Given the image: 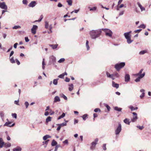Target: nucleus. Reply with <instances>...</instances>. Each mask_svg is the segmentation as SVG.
Returning a JSON list of instances; mask_svg holds the SVG:
<instances>
[{
  "label": "nucleus",
  "instance_id": "44",
  "mask_svg": "<svg viewBox=\"0 0 151 151\" xmlns=\"http://www.w3.org/2000/svg\"><path fill=\"white\" fill-rule=\"evenodd\" d=\"M65 60V59L64 58H62L59 60L58 62L59 63H63Z\"/></svg>",
  "mask_w": 151,
  "mask_h": 151
},
{
  "label": "nucleus",
  "instance_id": "61",
  "mask_svg": "<svg viewBox=\"0 0 151 151\" xmlns=\"http://www.w3.org/2000/svg\"><path fill=\"white\" fill-rule=\"evenodd\" d=\"M62 6H63V5L60 3L59 2L58 3V7H61Z\"/></svg>",
  "mask_w": 151,
  "mask_h": 151
},
{
  "label": "nucleus",
  "instance_id": "54",
  "mask_svg": "<svg viewBox=\"0 0 151 151\" xmlns=\"http://www.w3.org/2000/svg\"><path fill=\"white\" fill-rule=\"evenodd\" d=\"M24 104L25 105L26 108H27L29 105V104L27 101H26L24 103Z\"/></svg>",
  "mask_w": 151,
  "mask_h": 151
},
{
  "label": "nucleus",
  "instance_id": "19",
  "mask_svg": "<svg viewBox=\"0 0 151 151\" xmlns=\"http://www.w3.org/2000/svg\"><path fill=\"white\" fill-rule=\"evenodd\" d=\"M11 144L9 142L7 143H5L4 142V146L6 148H7L8 147H9L11 146Z\"/></svg>",
  "mask_w": 151,
  "mask_h": 151
},
{
  "label": "nucleus",
  "instance_id": "24",
  "mask_svg": "<svg viewBox=\"0 0 151 151\" xmlns=\"http://www.w3.org/2000/svg\"><path fill=\"white\" fill-rule=\"evenodd\" d=\"M59 80L58 78H57L54 79L53 80V83L55 85H56L58 84V81Z\"/></svg>",
  "mask_w": 151,
  "mask_h": 151
},
{
  "label": "nucleus",
  "instance_id": "33",
  "mask_svg": "<svg viewBox=\"0 0 151 151\" xmlns=\"http://www.w3.org/2000/svg\"><path fill=\"white\" fill-rule=\"evenodd\" d=\"M43 15H41L40 16V17L39 19V20H35L34 22H40L42 20V19H43Z\"/></svg>",
  "mask_w": 151,
  "mask_h": 151
},
{
  "label": "nucleus",
  "instance_id": "12",
  "mask_svg": "<svg viewBox=\"0 0 151 151\" xmlns=\"http://www.w3.org/2000/svg\"><path fill=\"white\" fill-rule=\"evenodd\" d=\"M36 4V2L35 1H31L29 4L28 6L29 7H33Z\"/></svg>",
  "mask_w": 151,
  "mask_h": 151
},
{
  "label": "nucleus",
  "instance_id": "13",
  "mask_svg": "<svg viewBox=\"0 0 151 151\" xmlns=\"http://www.w3.org/2000/svg\"><path fill=\"white\" fill-rule=\"evenodd\" d=\"M130 76L129 74H126L125 76V81L126 82H128L129 81Z\"/></svg>",
  "mask_w": 151,
  "mask_h": 151
},
{
  "label": "nucleus",
  "instance_id": "43",
  "mask_svg": "<svg viewBox=\"0 0 151 151\" xmlns=\"http://www.w3.org/2000/svg\"><path fill=\"white\" fill-rule=\"evenodd\" d=\"M104 105L108 111H109L111 109L110 107L108 105L106 104H105Z\"/></svg>",
  "mask_w": 151,
  "mask_h": 151
},
{
  "label": "nucleus",
  "instance_id": "53",
  "mask_svg": "<svg viewBox=\"0 0 151 151\" xmlns=\"http://www.w3.org/2000/svg\"><path fill=\"white\" fill-rule=\"evenodd\" d=\"M94 111L96 112H97L99 111L100 112L101 110H100V109H99V108H97L95 109L94 110Z\"/></svg>",
  "mask_w": 151,
  "mask_h": 151
},
{
  "label": "nucleus",
  "instance_id": "51",
  "mask_svg": "<svg viewBox=\"0 0 151 151\" xmlns=\"http://www.w3.org/2000/svg\"><path fill=\"white\" fill-rule=\"evenodd\" d=\"M12 115L13 117L15 118V119H16L17 118V115L16 113H12Z\"/></svg>",
  "mask_w": 151,
  "mask_h": 151
},
{
  "label": "nucleus",
  "instance_id": "58",
  "mask_svg": "<svg viewBox=\"0 0 151 151\" xmlns=\"http://www.w3.org/2000/svg\"><path fill=\"white\" fill-rule=\"evenodd\" d=\"M142 30V29H137V30H135L134 31V32H135V33H137V32H138V33H139V32L141 31Z\"/></svg>",
  "mask_w": 151,
  "mask_h": 151
},
{
  "label": "nucleus",
  "instance_id": "45",
  "mask_svg": "<svg viewBox=\"0 0 151 151\" xmlns=\"http://www.w3.org/2000/svg\"><path fill=\"white\" fill-rule=\"evenodd\" d=\"M113 74L114 75V76L115 78H118L119 77V75L116 72L114 73V74Z\"/></svg>",
  "mask_w": 151,
  "mask_h": 151
},
{
  "label": "nucleus",
  "instance_id": "29",
  "mask_svg": "<svg viewBox=\"0 0 151 151\" xmlns=\"http://www.w3.org/2000/svg\"><path fill=\"white\" fill-rule=\"evenodd\" d=\"M57 143L54 139L52 140V143L51 145L52 146H55L56 145Z\"/></svg>",
  "mask_w": 151,
  "mask_h": 151
},
{
  "label": "nucleus",
  "instance_id": "38",
  "mask_svg": "<svg viewBox=\"0 0 151 151\" xmlns=\"http://www.w3.org/2000/svg\"><path fill=\"white\" fill-rule=\"evenodd\" d=\"M45 65V59L43 58V59L42 61V68L44 70L45 68V66L44 65Z\"/></svg>",
  "mask_w": 151,
  "mask_h": 151
},
{
  "label": "nucleus",
  "instance_id": "26",
  "mask_svg": "<svg viewBox=\"0 0 151 151\" xmlns=\"http://www.w3.org/2000/svg\"><path fill=\"white\" fill-rule=\"evenodd\" d=\"M52 117L50 116L48 117L46 119V123H48L49 122L51 121L52 120Z\"/></svg>",
  "mask_w": 151,
  "mask_h": 151
},
{
  "label": "nucleus",
  "instance_id": "5",
  "mask_svg": "<svg viewBox=\"0 0 151 151\" xmlns=\"http://www.w3.org/2000/svg\"><path fill=\"white\" fill-rule=\"evenodd\" d=\"M145 75V73L144 72L141 75H140L139 73L135 74V76H138V77L135 80V81L137 82H139L140 79L143 78Z\"/></svg>",
  "mask_w": 151,
  "mask_h": 151
},
{
  "label": "nucleus",
  "instance_id": "46",
  "mask_svg": "<svg viewBox=\"0 0 151 151\" xmlns=\"http://www.w3.org/2000/svg\"><path fill=\"white\" fill-rule=\"evenodd\" d=\"M48 27H49L48 22L47 21H45V28L46 29H47L48 28Z\"/></svg>",
  "mask_w": 151,
  "mask_h": 151
},
{
  "label": "nucleus",
  "instance_id": "63",
  "mask_svg": "<svg viewBox=\"0 0 151 151\" xmlns=\"http://www.w3.org/2000/svg\"><path fill=\"white\" fill-rule=\"evenodd\" d=\"M46 140V141H45L43 142L44 144L45 143V144L47 145L48 144V142L49 141V140L47 139Z\"/></svg>",
  "mask_w": 151,
  "mask_h": 151
},
{
  "label": "nucleus",
  "instance_id": "48",
  "mask_svg": "<svg viewBox=\"0 0 151 151\" xmlns=\"http://www.w3.org/2000/svg\"><path fill=\"white\" fill-rule=\"evenodd\" d=\"M61 146L60 145H56L55 147V149L54 151H57V150L58 149V148L59 147H60Z\"/></svg>",
  "mask_w": 151,
  "mask_h": 151
},
{
  "label": "nucleus",
  "instance_id": "50",
  "mask_svg": "<svg viewBox=\"0 0 151 151\" xmlns=\"http://www.w3.org/2000/svg\"><path fill=\"white\" fill-rule=\"evenodd\" d=\"M22 3L24 5H27L28 3V1L27 0H23Z\"/></svg>",
  "mask_w": 151,
  "mask_h": 151
},
{
  "label": "nucleus",
  "instance_id": "56",
  "mask_svg": "<svg viewBox=\"0 0 151 151\" xmlns=\"http://www.w3.org/2000/svg\"><path fill=\"white\" fill-rule=\"evenodd\" d=\"M52 24H50L49 26V29L50 31V32L51 33H52V31L51 30L52 29Z\"/></svg>",
  "mask_w": 151,
  "mask_h": 151
},
{
  "label": "nucleus",
  "instance_id": "21",
  "mask_svg": "<svg viewBox=\"0 0 151 151\" xmlns=\"http://www.w3.org/2000/svg\"><path fill=\"white\" fill-rule=\"evenodd\" d=\"M51 136L49 135H46L43 137V139L44 140H45L47 139L51 138Z\"/></svg>",
  "mask_w": 151,
  "mask_h": 151
},
{
  "label": "nucleus",
  "instance_id": "17",
  "mask_svg": "<svg viewBox=\"0 0 151 151\" xmlns=\"http://www.w3.org/2000/svg\"><path fill=\"white\" fill-rule=\"evenodd\" d=\"M112 86L114 87L118 88L119 87V84L116 83L114 82L113 81L112 82Z\"/></svg>",
  "mask_w": 151,
  "mask_h": 151
},
{
  "label": "nucleus",
  "instance_id": "22",
  "mask_svg": "<svg viewBox=\"0 0 151 151\" xmlns=\"http://www.w3.org/2000/svg\"><path fill=\"white\" fill-rule=\"evenodd\" d=\"M129 108L131 109V111H133L135 110H137L138 109L137 107H136L134 108L132 106H129Z\"/></svg>",
  "mask_w": 151,
  "mask_h": 151
},
{
  "label": "nucleus",
  "instance_id": "40",
  "mask_svg": "<svg viewBox=\"0 0 151 151\" xmlns=\"http://www.w3.org/2000/svg\"><path fill=\"white\" fill-rule=\"evenodd\" d=\"M67 2L69 5H72V0H68L67 1Z\"/></svg>",
  "mask_w": 151,
  "mask_h": 151
},
{
  "label": "nucleus",
  "instance_id": "64",
  "mask_svg": "<svg viewBox=\"0 0 151 151\" xmlns=\"http://www.w3.org/2000/svg\"><path fill=\"white\" fill-rule=\"evenodd\" d=\"M49 112L47 111H46L45 112L44 115L45 116H47L49 115Z\"/></svg>",
  "mask_w": 151,
  "mask_h": 151
},
{
  "label": "nucleus",
  "instance_id": "30",
  "mask_svg": "<svg viewBox=\"0 0 151 151\" xmlns=\"http://www.w3.org/2000/svg\"><path fill=\"white\" fill-rule=\"evenodd\" d=\"M124 122L127 124H129L130 122L129 121V120L127 119H126L124 120Z\"/></svg>",
  "mask_w": 151,
  "mask_h": 151
},
{
  "label": "nucleus",
  "instance_id": "39",
  "mask_svg": "<svg viewBox=\"0 0 151 151\" xmlns=\"http://www.w3.org/2000/svg\"><path fill=\"white\" fill-rule=\"evenodd\" d=\"M88 8L90 9V10L91 11H95L97 9V8L96 6H94L93 8H90V7H88Z\"/></svg>",
  "mask_w": 151,
  "mask_h": 151
},
{
  "label": "nucleus",
  "instance_id": "8",
  "mask_svg": "<svg viewBox=\"0 0 151 151\" xmlns=\"http://www.w3.org/2000/svg\"><path fill=\"white\" fill-rule=\"evenodd\" d=\"M133 115V118L131 119V121L132 122H134L138 119L137 114L136 112H133L132 113Z\"/></svg>",
  "mask_w": 151,
  "mask_h": 151
},
{
  "label": "nucleus",
  "instance_id": "10",
  "mask_svg": "<svg viewBox=\"0 0 151 151\" xmlns=\"http://www.w3.org/2000/svg\"><path fill=\"white\" fill-rule=\"evenodd\" d=\"M38 28V27L37 25H34L33 26L32 28L31 29V32L33 34H35L36 33V30Z\"/></svg>",
  "mask_w": 151,
  "mask_h": 151
},
{
  "label": "nucleus",
  "instance_id": "52",
  "mask_svg": "<svg viewBox=\"0 0 151 151\" xmlns=\"http://www.w3.org/2000/svg\"><path fill=\"white\" fill-rule=\"evenodd\" d=\"M64 73H62L60 75H59L58 77L60 78H64Z\"/></svg>",
  "mask_w": 151,
  "mask_h": 151
},
{
  "label": "nucleus",
  "instance_id": "20",
  "mask_svg": "<svg viewBox=\"0 0 151 151\" xmlns=\"http://www.w3.org/2000/svg\"><path fill=\"white\" fill-rule=\"evenodd\" d=\"M60 101V99L59 97L58 96H55L54 98V102H59Z\"/></svg>",
  "mask_w": 151,
  "mask_h": 151
},
{
  "label": "nucleus",
  "instance_id": "3",
  "mask_svg": "<svg viewBox=\"0 0 151 151\" xmlns=\"http://www.w3.org/2000/svg\"><path fill=\"white\" fill-rule=\"evenodd\" d=\"M125 65V63L122 62L115 65L114 67L117 71H119L120 69L124 67Z\"/></svg>",
  "mask_w": 151,
  "mask_h": 151
},
{
  "label": "nucleus",
  "instance_id": "1",
  "mask_svg": "<svg viewBox=\"0 0 151 151\" xmlns=\"http://www.w3.org/2000/svg\"><path fill=\"white\" fill-rule=\"evenodd\" d=\"M101 33V29H99L96 30H92L90 32L89 34L92 39H95L100 35Z\"/></svg>",
  "mask_w": 151,
  "mask_h": 151
},
{
  "label": "nucleus",
  "instance_id": "9",
  "mask_svg": "<svg viewBox=\"0 0 151 151\" xmlns=\"http://www.w3.org/2000/svg\"><path fill=\"white\" fill-rule=\"evenodd\" d=\"M0 8L5 10H7L8 8L5 2H0Z\"/></svg>",
  "mask_w": 151,
  "mask_h": 151
},
{
  "label": "nucleus",
  "instance_id": "11",
  "mask_svg": "<svg viewBox=\"0 0 151 151\" xmlns=\"http://www.w3.org/2000/svg\"><path fill=\"white\" fill-rule=\"evenodd\" d=\"M132 32L131 31L128 32H125L124 34V35L126 39L131 37L130 33Z\"/></svg>",
  "mask_w": 151,
  "mask_h": 151
},
{
  "label": "nucleus",
  "instance_id": "34",
  "mask_svg": "<svg viewBox=\"0 0 151 151\" xmlns=\"http://www.w3.org/2000/svg\"><path fill=\"white\" fill-rule=\"evenodd\" d=\"M147 51L146 50H143L140 51L139 52V54L140 55H143L145 53H147Z\"/></svg>",
  "mask_w": 151,
  "mask_h": 151
},
{
  "label": "nucleus",
  "instance_id": "6",
  "mask_svg": "<svg viewBox=\"0 0 151 151\" xmlns=\"http://www.w3.org/2000/svg\"><path fill=\"white\" fill-rule=\"evenodd\" d=\"M98 141V139L96 138L94 141L92 142L91 144V146L90 147L91 150H93L94 149L95 147V146Z\"/></svg>",
  "mask_w": 151,
  "mask_h": 151
},
{
  "label": "nucleus",
  "instance_id": "2",
  "mask_svg": "<svg viewBox=\"0 0 151 151\" xmlns=\"http://www.w3.org/2000/svg\"><path fill=\"white\" fill-rule=\"evenodd\" d=\"M56 62V58L53 55L50 56L49 58V64L50 65L52 64L53 65H55Z\"/></svg>",
  "mask_w": 151,
  "mask_h": 151
},
{
  "label": "nucleus",
  "instance_id": "57",
  "mask_svg": "<svg viewBox=\"0 0 151 151\" xmlns=\"http://www.w3.org/2000/svg\"><path fill=\"white\" fill-rule=\"evenodd\" d=\"M137 127L139 129L142 130V129L143 128H144L143 127V126H137Z\"/></svg>",
  "mask_w": 151,
  "mask_h": 151
},
{
  "label": "nucleus",
  "instance_id": "62",
  "mask_svg": "<svg viewBox=\"0 0 151 151\" xmlns=\"http://www.w3.org/2000/svg\"><path fill=\"white\" fill-rule=\"evenodd\" d=\"M25 41L26 42H28L29 41V40L28 38V37H25Z\"/></svg>",
  "mask_w": 151,
  "mask_h": 151
},
{
  "label": "nucleus",
  "instance_id": "31",
  "mask_svg": "<svg viewBox=\"0 0 151 151\" xmlns=\"http://www.w3.org/2000/svg\"><path fill=\"white\" fill-rule=\"evenodd\" d=\"M131 37H130L126 39L127 40V43L129 44H130L133 41V40L131 39Z\"/></svg>",
  "mask_w": 151,
  "mask_h": 151
},
{
  "label": "nucleus",
  "instance_id": "28",
  "mask_svg": "<svg viewBox=\"0 0 151 151\" xmlns=\"http://www.w3.org/2000/svg\"><path fill=\"white\" fill-rule=\"evenodd\" d=\"M68 122V121H65V122H63L61 124H58V125H60L61 127H63L64 126H66L67 125L66 122Z\"/></svg>",
  "mask_w": 151,
  "mask_h": 151
},
{
  "label": "nucleus",
  "instance_id": "37",
  "mask_svg": "<svg viewBox=\"0 0 151 151\" xmlns=\"http://www.w3.org/2000/svg\"><path fill=\"white\" fill-rule=\"evenodd\" d=\"M4 114L3 111H0V116L2 119H3L4 116Z\"/></svg>",
  "mask_w": 151,
  "mask_h": 151
},
{
  "label": "nucleus",
  "instance_id": "25",
  "mask_svg": "<svg viewBox=\"0 0 151 151\" xmlns=\"http://www.w3.org/2000/svg\"><path fill=\"white\" fill-rule=\"evenodd\" d=\"M11 124V122H6L4 125V126H7L10 127V124Z\"/></svg>",
  "mask_w": 151,
  "mask_h": 151
},
{
  "label": "nucleus",
  "instance_id": "42",
  "mask_svg": "<svg viewBox=\"0 0 151 151\" xmlns=\"http://www.w3.org/2000/svg\"><path fill=\"white\" fill-rule=\"evenodd\" d=\"M21 28V27L20 26H15L13 27V29H18L20 28Z\"/></svg>",
  "mask_w": 151,
  "mask_h": 151
},
{
  "label": "nucleus",
  "instance_id": "18",
  "mask_svg": "<svg viewBox=\"0 0 151 151\" xmlns=\"http://www.w3.org/2000/svg\"><path fill=\"white\" fill-rule=\"evenodd\" d=\"M140 92H142V93L141 94V95H140V97L141 99H142L145 96V90L143 89H141L140 90Z\"/></svg>",
  "mask_w": 151,
  "mask_h": 151
},
{
  "label": "nucleus",
  "instance_id": "55",
  "mask_svg": "<svg viewBox=\"0 0 151 151\" xmlns=\"http://www.w3.org/2000/svg\"><path fill=\"white\" fill-rule=\"evenodd\" d=\"M106 144H104L103 145V150H106Z\"/></svg>",
  "mask_w": 151,
  "mask_h": 151
},
{
  "label": "nucleus",
  "instance_id": "41",
  "mask_svg": "<svg viewBox=\"0 0 151 151\" xmlns=\"http://www.w3.org/2000/svg\"><path fill=\"white\" fill-rule=\"evenodd\" d=\"M10 60L12 63H15V61L14 59V58L13 57H12L10 59Z\"/></svg>",
  "mask_w": 151,
  "mask_h": 151
},
{
  "label": "nucleus",
  "instance_id": "14",
  "mask_svg": "<svg viewBox=\"0 0 151 151\" xmlns=\"http://www.w3.org/2000/svg\"><path fill=\"white\" fill-rule=\"evenodd\" d=\"M106 75L108 77L111 78L113 80L115 79V77L114 76V75L110 74V73L107 72H106Z\"/></svg>",
  "mask_w": 151,
  "mask_h": 151
},
{
  "label": "nucleus",
  "instance_id": "32",
  "mask_svg": "<svg viewBox=\"0 0 151 151\" xmlns=\"http://www.w3.org/2000/svg\"><path fill=\"white\" fill-rule=\"evenodd\" d=\"M21 148L20 147H17L16 148H14L13 149V151H21Z\"/></svg>",
  "mask_w": 151,
  "mask_h": 151
},
{
  "label": "nucleus",
  "instance_id": "60",
  "mask_svg": "<svg viewBox=\"0 0 151 151\" xmlns=\"http://www.w3.org/2000/svg\"><path fill=\"white\" fill-rule=\"evenodd\" d=\"M70 78H69L67 77H66L65 78V81L66 82H69L70 81Z\"/></svg>",
  "mask_w": 151,
  "mask_h": 151
},
{
  "label": "nucleus",
  "instance_id": "49",
  "mask_svg": "<svg viewBox=\"0 0 151 151\" xmlns=\"http://www.w3.org/2000/svg\"><path fill=\"white\" fill-rule=\"evenodd\" d=\"M145 25L143 24H141L138 27L139 28H141L143 29H145Z\"/></svg>",
  "mask_w": 151,
  "mask_h": 151
},
{
  "label": "nucleus",
  "instance_id": "47",
  "mask_svg": "<svg viewBox=\"0 0 151 151\" xmlns=\"http://www.w3.org/2000/svg\"><path fill=\"white\" fill-rule=\"evenodd\" d=\"M88 115L87 114H85L83 115L82 117L83 120H86V118L87 116Z\"/></svg>",
  "mask_w": 151,
  "mask_h": 151
},
{
  "label": "nucleus",
  "instance_id": "16",
  "mask_svg": "<svg viewBox=\"0 0 151 151\" xmlns=\"http://www.w3.org/2000/svg\"><path fill=\"white\" fill-rule=\"evenodd\" d=\"M4 142L2 138H0V148H2L4 145Z\"/></svg>",
  "mask_w": 151,
  "mask_h": 151
},
{
  "label": "nucleus",
  "instance_id": "4",
  "mask_svg": "<svg viewBox=\"0 0 151 151\" xmlns=\"http://www.w3.org/2000/svg\"><path fill=\"white\" fill-rule=\"evenodd\" d=\"M101 30L103 31L105 33L106 35L110 37H112L113 33L109 29H102Z\"/></svg>",
  "mask_w": 151,
  "mask_h": 151
},
{
  "label": "nucleus",
  "instance_id": "27",
  "mask_svg": "<svg viewBox=\"0 0 151 151\" xmlns=\"http://www.w3.org/2000/svg\"><path fill=\"white\" fill-rule=\"evenodd\" d=\"M60 97L63 98L65 100H67V97L63 93H61L60 94Z\"/></svg>",
  "mask_w": 151,
  "mask_h": 151
},
{
  "label": "nucleus",
  "instance_id": "15",
  "mask_svg": "<svg viewBox=\"0 0 151 151\" xmlns=\"http://www.w3.org/2000/svg\"><path fill=\"white\" fill-rule=\"evenodd\" d=\"M137 4L138 5L139 7L140 8L141 11L145 10V8L144 7L142 6V5L139 2H137Z\"/></svg>",
  "mask_w": 151,
  "mask_h": 151
},
{
  "label": "nucleus",
  "instance_id": "23",
  "mask_svg": "<svg viewBox=\"0 0 151 151\" xmlns=\"http://www.w3.org/2000/svg\"><path fill=\"white\" fill-rule=\"evenodd\" d=\"M69 90L70 91H72L73 88V84H70L69 85Z\"/></svg>",
  "mask_w": 151,
  "mask_h": 151
},
{
  "label": "nucleus",
  "instance_id": "36",
  "mask_svg": "<svg viewBox=\"0 0 151 151\" xmlns=\"http://www.w3.org/2000/svg\"><path fill=\"white\" fill-rule=\"evenodd\" d=\"M58 46V45L57 44L50 45V46L52 47L53 49H55L57 48Z\"/></svg>",
  "mask_w": 151,
  "mask_h": 151
},
{
  "label": "nucleus",
  "instance_id": "35",
  "mask_svg": "<svg viewBox=\"0 0 151 151\" xmlns=\"http://www.w3.org/2000/svg\"><path fill=\"white\" fill-rule=\"evenodd\" d=\"M114 110L118 111H121L122 110V109L121 108H119L117 106H116L114 108Z\"/></svg>",
  "mask_w": 151,
  "mask_h": 151
},
{
  "label": "nucleus",
  "instance_id": "59",
  "mask_svg": "<svg viewBox=\"0 0 151 151\" xmlns=\"http://www.w3.org/2000/svg\"><path fill=\"white\" fill-rule=\"evenodd\" d=\"M15 60L17 64L18 65H19L20 64V63L18 60L17 59H16Z\"/></svg>",
  "mask_w": 151,
  "mask_h": 151
},
{
  "label": "nucleus",
  "instance_id": "7",
  "mask_svg": "<svg viewBox=\"0 0 151 151\" xmlns=\"http://www.w3.org/2000/svg\"><path fill=\"white\" fill-rule=\"evenodd\" d=\"M122 130V126L120 123H118V126L115 130V134L118 135L119 134Z\"/></svg>",
  "mask_w": 151,
  "mask_h": 151
}]
</instances>
